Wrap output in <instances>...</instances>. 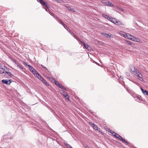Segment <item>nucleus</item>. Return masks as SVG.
<instances>
[{
	"mask_svg": "<svg viewBox=\"0 0 148 148\" xmlns=\"http://www.w3.org/2000/svg\"><path fill=\"white\" fill-rule=\"evenodd\" d=\"M0 73L4 74L3 76L5 78H10L13 76L9 69L5 67L0 68Z\"/></svg>",
	"mask_w": 148,
	"mask_h": 148,
	"instance_id": "nucleus-1",
	"label": "nucleus"
},
{
	"mask_svg": "<svg viewBox=\"0 0 148 148\" xmlns=\"http://www.w3.org/2000/svg\"><path fill=\"white\" fill-rule=\"evenodd\" d=\"M134 74L138 77V79L141 82H143V81L142 74L139 71L137 70L135 73Z\"/></svg>",
	"mask_w": 148,
	"mask_h": 148,
	"instance_id": "nucleus-2",
	"label": "nucleus"
},
{
	"mask_svg": "<svg viewBox=\"0 0 148 148\" xmlns=\"http://www.w3.org/2000/svg\"><path fill=\"white\" fill-rule=\"evenodd\" d=\"M114 134V135H113L114 136L118 138L119 140H122V141L124 142L125 143L129 144L124 139H123L122 137L120 136L118 134H116L115 132H113Z\"/></svg>",
	"mask_w": 148,
	"mask_h": 148,
	"instance_id": "nucleus-3",
	"label": "nucleus"
},
{
	"mask_svg": "<svg viewBox=\"0 0 148 148\" xmlns=\"http://www.w3.org/2000/svg\"><path fill=\"white\" fill-rule=\"evenodd\" d=\"M123 35L125 38H128L129 39L131 40L132 37V36L130 35L129 34H126L125 32H123Z\"/></svg>",
	"mask_w": 148,
	"mask_h": 148,
	"instance_id": "nucleus-4",
	"label": "nucleus"
},
{
	"mask_svg": "<svg viewBox=\"0 0 148 148\" xmlns=\"http://www.w3.org/2000/svg\"><path fill=\"white\" fill-rule=\"evenodd\" d=\"M101 34L104 35L106 37H107L109 38H112V34L109 35V34H107L104 32L101 33Z\"/></svg>",
	"mask_w": 148,
	"mask_h": 148,
	"instance_id": "nucleus-5",
	"label": "nucleus"
},
{
	"mask_svg": "<svg viewBox=\"0 0 148 148\" xmlns=\"http://www.w3.org/2000/svg\"><path fill=\"white\" fill-rule=\"evenodd\" d=\"M2 82L5 84L10 85L11 83V82L10 80H5L3 79L2 81Z\"/></svg>",
	"mask_w": 148,
	"mask_h": 148,
	"instance_id": "nucleus-6",
	"label": "nucleus"
},
{
	"mask_svg": "<svg viewBox=\"0 0 148 148\" xmlns=\"http://www.w3.org/2000/svg\"><path fill=\"white\" fill-rule=\"evenodd\" d=\"M130 71L131 72H134V73L137 71L135 67L133 65H131L130 66Z\"/></svg>",
	"mask_w": 148,
	"mask_h": 148,
	"instance_id": "nucleus-7",
	"label": "nucleus"
},
{
	"mask_svg": "<svg viewBox=\"0 0 148 148\" xmlns=\"http://www.w3.org/2000/svg\"><path fill=\"white\" fill-rule=\"evenodd\" d=\"M109 20L113 23L115 24L117 19L115 18L110 17Z\"/></svg>",
	"mask_w": 148,
	"mask_h": 148,
	"instance_id": "nucleus-8",
	"label": "nucleus"
},
{
	"mask_svg": "<svg viewBox=\"0 0 148 148\" xmlns=\"http://www.w3.org/2000/svg\"><path fill=\"white\" fill-rule=\"evenodd\" d=\"M32 73L36 77L39 75V74L35 69L33 71V72H32Z\"/></svg>",
	"mask_w": 148,
	"mask_h": 148,
	"instance_id": "nucleus-9",
	"label": "nucleus"
},
{
	"mask_svg": "<svg viewBox=\"0 0 148 148\" xmlns=\"http://www.w3.org/2000/svg\"><path fill=\"white\" fill-rule=\"evenodd\" d=\"M67 9L68 10L71 11L73 12H75V10L73 8H71L70 6L66 7Z\"/></svg>",
	"mask_w": 148,
	"mask_h": 148,
	"instance_id": "nucleus-10",
	"label": "nucleus"
},
{
	"mask_svg": "<svg viewBox=\"0 0 148 148\" xmlns=\"http://www.w3.org/2000/svg\"><path fill=\"white\" fill-rule=\"evenodd\" d=\"M107 6L111 7H113L114 6V5L111 2L109 1H108Z\"/></svg>",
	"mask_w": 148,
	"mask_h": 148,
	"instance_id": "nucleus-11",
	"label": "nucleus"
},
{
	"mask_svg": "<svg viewBox=\"0 0 148 148\" xmlns=\"http://www.w3.org/2000/svg\"><path fill=\"white\" fill-rule=\"evenodd\" d=\"M115 24L116 25H123L122 23L121 22V21H118L117 20L116 21V22L115 23Z\"/></svg>",
	"mask_w": 148,
	"mask_h": 148,
	"instance_id": "nucleus-12",
	"label": "nucleus"
},
{
	"mask_svg": "<svg viewBox=\"0 0 148 148\" xmlns=\"http://www.w3.org/2000/svg\"><path fill=\"white\" fill-rule=\"evenodd\" d=\"M29 70L31 72H33V71L35 69L31 65L29 66Z\"/></svg>",
	"mask_w": 148,
	"mask_h": 148,
	"instance_id": "nucleus-13",
	"label": "nucleus"
},
{
	"mask_svg": "<svg viewBox=\"0 0 148 148\" xmlns=\"http://www.w3.org/2000/svg\"><path fill=\"white\" fill-rule=\"evenodd\" d=\"M42 81L46 86H49L47 82L44 79Z\"/></svg>",
	"mask_w": 148,
	"mask_h": 148,
	"instance_id": "nucleus-14",
	"label": "nucleus"
},
{
	"mask_svg": "<svg viewBox=\"0 0 148 148\" xmlns=\"http://www.w3.org/2000/svg\"><path fill=\"white\" fill-rule=\"evenodd\" d=\"M42 5L43 6H46L47 7H48L49 6V4H48V3L47 2H45V1L42 4Z\"/></svg>",
	"mask_w": 148,
	"mask_h": 148,
	"instance_id": "nucleus-15",
	"label": "nucleus"
},
{
	"mask_svg": "<svg viewBox=\"0 0 148 148\" xmlns=\"http://www.w3.org/2000/svg\"><path fill=\"white\" fill-rule=\"evenodd\" d=\"M93 127H94V128L95 130H97L99 131V128L97 126V125L95 124V125H94V126H93Z\"/></svg>",
	"mask_w": 148,
	"mask_h": 148,
	"instance_id": "nucleus-16",
	"label": "nucleus"
},
{
	"mask_svg": "<svg viewBox=\"0 0 148 148\" xmlns=\"http://www.w3.org/2000/svg\"><path fill=\"white\" fill-rule=\"evenodd\" d=\"M103 16L105 18L107 19L108 20L110 17L109 16L106 14H103Z\"/></svg>",
	"mask_w": 148,
	"mask_h": 148,
	"instance_id": "nucleus-17",
	"label": "nucleus"
},
{
	"mask_svg": "<svg viewBox=\"0 0 148 148\" xmlns=\"http://www.w3.org/2000/svg\"><path fill=\"white\" fill-rule=\"evenodd\" d=\"M36 77H38L39 79L41 81L43 79H44L39 74V75L37 76Z\"/></svg>",
	"mask_w": 148,
	"mask_h": 148,
	"instance_id": "nucleus-18",
	"label": "nucleus"
},
{
	"mask_svg": "<svg viewBox=\"0 0 148 148\" xmlns=\"http://www.w3.org/2000/svg\"><path fill=\"white\" fill-rule=\"evenodd\" d=\"M140 88L143 93L145 95L147 91L144 90L142 87H141Z\"/></svg>",
	"mask_w": 148,
	"mask_h": 148,
	"instance_id": "nucleus-19",
	"label": "nucleus"
},
{
	"mask_svg": "<svg viewBox=\"0 0 148 148\" xmlns=\"http://www.w3.org/2000/svg\"><path fill=\"white\" fill-rule=\"evenodd\" d=\"M58 21L60 24L62 25L63 26L64 25V23H63V22H62L61 20H60V19H58Z\"/></svg>",
	"mask_w": 148,
	"mask_h": 148,
	"instance_id": "nucleus-20",
	"label": "nucleus"
},
{
	"mask_svg": "<svg viewBox=\"0 0 148 148\" xmlns=\"http://www.w3.org/2000/svg\"><path fill=\"white\" fill-rule=\"evenodd\" d=\"M64 144L65 145V146H66L68 148H71L72 147L70 145H69V144H67L66 143H65Z\"/></svg>",
	"mask_w": 148,
	"mask_h": 148,
	"instance_id": "nucleus-21",
	"label": "nucleus"
},
{
	"mask_svg": "<svg viewBox=\"0 0 148 148\" xmlns=\"http://www.w3.org/2000/svg\"><path fill=\"white\" fill-rule=\"evenodd\" d=\"M37 1L38 2L40 3L41 5L43 3L44 1L43 0H37Z\"/></svg>",
	"mask_w": 148,
	"mask_h": 148,
	"instance_id": "nucleus-22",
	"label": "nucleus"
},
{
	"mask_svg": "<svg viewBox=\"0 0 148 148\" xmlns=\"http://www.w3.org/2000/svg\"><path fill=\"white\" fill-rule=\"evenodd\" d=\"M83 45L87 49L88 47V45L87 44H86L85 43H83Z\"/></svg>",
	"mask_w": 148,
	"mask_h": 148,
	"instance_id": "nucleus-23",
	"label": "nucleus"
},
{
	"mask_svg": "<svg viewBox=\"0 0 148 148\" xmlns=\"http://www.w3.org/2000/svg\"><path fill=\"white\" fill-rule=\"evenodd\" d=\"M54 83L57 86H58L60 84L58 82H57L55 80H54Z\"/></svg>",
	"mask_w": 148,
	"mask_h": 148,
	"instance_id": "nucleus-24",
	"label": "nucleus"
},
{
	"mask_svg": "<svg viewBox=\"0 0 148 148\" xmlns=\"http://www.w3.org/2000/svg\"><path fill=\"white\" fill-rule=\"evenodd\" d=\"M23 64L25 65V66H28V67H29V66H30V65L28 64H27V63H26V62H23Z\"/></svg>",
	"mask_w": 148,
	"mask_h": 148,
	"instance_id": "nucleus-25",
	"label": "nucleus"
},
{
	"mask_svg": "<svg viewBox=\"0 0 148 148\" xmlns=\"http://www.w3.org/2000/svg\"><path fill=\"white\" fill-rule=\"evenodd\" d=\"M87 49H88V50L89 51H90L92 49L90 47L88 46V48H87Z\"/></svg>",
	"mask_w": 148,
	"mask_h": 148,
	"instance_id": "nucleus-26",
	"label": "nucleus"
},
{
	"mask_svg": "<svg viewBox=\"0 0 148 148\" xmlns=\"http://www.w3.org/2000/svg\"><path fill=\"white\" fill-rule=\"evenodd\" d=\"M102 4L103 5H107V3H108V2H102Z\"/></svg>",
	"mask_w": 148,
	"mask_h": 148,
	"instance_id": "nucleus-27",
	"label": "nucleus"
},
{
	"mask_svg": "<svg viewBox=\"0 0 148 148\" xmlns=\"http://www.w3.org/2000/svg\"><path fill=\"white\" fill-rule=\"evenodd\" d=\"M62 94L64 97H65L66 95H67V93L64 91L63 92Z\"/></svg>",
	"mask_w": 148,
	"mask_h": 148,
	"instance_id": "nucleus-28",
	"label": "nucleus"
},
{
	"mask_svg": "<svg viewBox=\"0 0 148 148\" xmlns=\"http://www.w3.org/2000/svg\"><path fill=\"white\" fill-rule=\"evenodd\" d=\"M63 27H64V28H65L66 30L68 31L69 30H68V28H67V27L64 24V25H63Z\"/></svg>",
	"mask_w": 148,
	"mask_h": 148,
	"instance_id": "nucleus-29",
	"label": "nucleus"
},
{
	"mask_svg": "<svg viewBox=\"0 0 148 148\" xmlns=\"http://www.w3.org/2000/svg\"><path fill=\"white\" fill-rule=\"evenodd\" d=\"M136 38L132 36L131 40H132L135 41V39Z\"/></svg>",
	"mask_w": 148,
	"mask_h": 148,
	"instance_id": "nucleus-30",
	"label": "nucleus"
},
{
	"mask_svg": "<svg viewBox=\"0 0 148 148\" xmlns=\"http://www.w3.org/2000/svg\"><path fill=\"white\" fill-rule=\"evenodd\" d=\"M65 97L66 99H67L68 100H69V96L67 95H66L65 96Z\"/></svg>",
	"mask_w": 148,
	"mask_h": 148,
	"instance_id": "nucleus-31",
	"label": "nucleus"
},
{
	"mask_svg": "<svg viewBox=\"0 0 148 148\" xmlns=\"http://www.w3.org/2000/svg\"><path fill=\"white\" fill-rule=\"evenodd\" d=\"M73 36L75 38H76L77 40H78L79 38L77 37L75 34H74Z\"/></svg>",
	"mask_w": 148,
	"mask_h": 148,
	"instance_id": "nucleus-32",
	"label": "nucleus"
},
{
	"mask_svg": "<svg viewBox=\"0 0 148 148\" xmlns=\"http://www.w3.org/2000/svg\"><path fill=\"white\" fill-rule=\"evenodd\" d=\"M134 41L136 42H139L140 40L138 38H136L135 39V40Z\"/></svg>",
	"mask_w": 148,
	"mask_h": 148,
	"instance_id": "nucleus-33",
	"label": "nucleus"
},
{
	"mask_svg": "<svg viewBox=\"0 0 148 148\" xmlns=\"http://www.w3.org/2000/svg\"><path fill=\"white\" fill-rule=\"evenodd\" d=\"M78 41H79L80 42H81V43L83 45V43H85L84 41H82L80 39H78Z\"/></svg>",
	"mask_w": 148,
	"mask_h": 148,
	"instance_id": "nucleus-34",
	"label": "nucleus"
},
{
	"mask_svg": "<svg viewBox=\"0 0 148 148\" xmlns=\"http://www.w3.org/2000/svg\"><path fill=\"white\" fill-rule=\"evenodd\" d=\"M69 33L71 34V35L73 36V35H74V34L73 33V32H71L69 30Z\"/></svg>",
	"mask_w": 148,
	"mask_h": 148,
	"instance_id": "nucleus-35",
	"label": "nucleus"
},
{
	"mask_svg": "<svg viewBox=\"0 0 148 148\" xmlns=\"http://www.w3.org/2000/svg\"><path fill=\"white\" fill-rule=\"evenodd\" d=\"M89 123H90V125H92L93 126H94V125H95V124H94V123H92V122H89Z\"/></svg>",
	"mask_w": 148,
	"mask_h": 148,
	"instance_id": "nucleus-36",
	"label": "nucleus"
},
{
	"mask_svg": "<svg viewBox=\"0 0 148 148\" xmlns=\"http://www.w3.org/2000/svg\"><path fill=\"white\" fill-rule=\"evenodd\" d=\"M41 66L43 68H44L45 69H47V68H46V67H45L44 66H43L42 65H41Z\"/></svg>",
	"mask_w": 148,
	"mask_h": 148,
	"instance_id": "nucleus-37",
	"label": "nucleus"
},
{
	"mask_svg": "<svg viewBox=\"0 0 148 148\" xmlns=\"http://www.w3.org/2000/svg\"><path fill=\"white\" fill-rule=\"evenodd\" d=\"M55 1L58 2H60L61 0H54Z\"/></svg>",
	"mask_w": 148,
	"mask_h": 148,
	"instance_id": "nucleus-38",
	"label": "nucleus"
},
{
	"mask_svg": "<svg viewBox=\"0 0 148 148\" xmlns=\"http://www.w3.org/2000/svg\"><path fill=\"white\" fill-rule=\"evenodd\" d=\"M119 10L122 11H123V9L121 8H119Z\"/></svg>",
	"mask_w": 148,
	"mask_h": 148,
	"instance_id": "nucleus-39",
	"label": "nucleus"
},
{
	"mask_svg": "<svg viewBox=\"0 0 148 148\" xmlns=\"http://www.w3.org/2000/svg\"><path fill=\"white\" fill-rule=\"evenodd\" d=\"M61 88L64 89V90H66V89L63 86H62V87Z\"/></svg>",
	"mask_w": 148,
	"mask_h": 148,
	"instance_id": "nucleus-40",
	"label": "nucleus"
},
{
	"mask_svg": "<svg viewBox=\"0 0 148 148\" xmlns=\"http://www.w3.org/2000/svg\"><path fill=\"white\" fill-rule=\"evenodd\" d=\"M58 86L60 88H61V87H62V86L61 85H60V84H59V85Z\"/></svg>",
	"mask_w": 148,
	"mask_h": 148,
	"instance_id": "nucleus-41",
	"label": "nucleus"
},
{
	"mask_svg": "<svg viewBox=\"0 0 148 148\" xmlns=\"http://www.w3.org/2000/svg\"><path fill=\"white\" fill-rule=\"evenodd\" d=\"M110 132L113 135H114V133H113V132H113V131H111Z\"/></svg>",
	"mask_w": 148,
	"mask_h": 148,
	"instance_id": "nucleus-42",
	"label": "nucleus"
},
{
	"mask_svg": "<svg viewBox=\"0 0 148 148\" xmlns=\"http://www.w3.org/2000/svg\"><path fill=\"white\" fill-rule=\"evenodd\" d=\"M19 68H20V69H23V67L21 65H20V66L19 65Z\"/></svg>",
	"mask_w": 148,
	"mask_h": 148,
	"instance_id": "nucleus-43",
	"label": "nucleus"
},
{
	"mask_svg": "<svg viewBox=\"0 0 148 148\" xmlns=\"http://www.w3.org/2000/svg\"><path fill=\"white\" fill-rule=\"evenodd\" d=\"M145 95H146L148 96V91H147Z\"/></svg>",
	"mask_w": 148,
	"mask_h": 148,
	"instance_id": "nucleus-44",
	"label": "nucleus"
},
{
	"mask_svg": "<svg viewBox=\"0 0 148 148\" xmlns=\"http://www.w3.org/2000/svg\"><path fill=\"white\" fill-rule=\"evenodd\" d=\"M128 45H132V43L130 42H128Z\"/></svg>",
	"mask_w": 148,
	"mask_h": 148,
	"instance_id": "nucleus-45",
	"label": "nucleus"
},
{
	"mask_svg": "<svg viewBox=\"0 0 148 148\" xmlns=\"http://www.w3.org/2000/svg\"><path fill=\"white\" fill-rule=\"evenodd\" d=\"M85 148H90L88 146H86L85 147Z\"/></svg>",
	"mask_w": 148,
	"mask_h": 148,
	"instance_id": "nucleus-46",
	"label": "nucleus"
},
{
	"mask_svg": "<svg viewBox=\"0 0 148 148\" xmlns=\"http://www.w3.org/2000/svg\"><path fill=\"white\" fill-rule=\"evenodd\" d=\"M120 77L121 78V79H122V78H123V76H120Z\"/></svg>",
	"mask_w": 148,
	"mask_h": 148,
	"instance_id": "nucleus-47",
	"label": "nucleus"
},
{
	"mask_svg": "<svg viewBox=\"0 0 148 148\" xmlns=\"http://www.w3.org/2000/svg\"><path fill=\"white\" fill-rule=\"evenodd\" d=\"M134 83L136 84H137V83L135 82H134Z\"/></svg>",
	"mask_w": 148,
	"mask_h": 148,
	"instance_id": "nucleus-48",
	"label": "nucleus"
},
{
	"mask_svg": "<svg viewBox=\"0 0 148 148\" xmlns=\"http://www.w3.org/2000/svg\"><path fill=\"white\" fill-rule=\"evenodd\" d=\"M127 75H129V74H127Z\"/></svg>",
	"mask_w": 148,
	"mask_h": 148,
	"instance_id": "nucleus-49",
	"label": "nucleus"
},
{
	"mask_svg": "<svg viewBox=\"0 0 148 148\" xmlns=\"http://www.w3.org/2000/svg\"><path fill=\"white\" fill-rule=\"evenodd\" d=\"M127 75H129V74H127Z\"/></svg>",
	"mask_w": 148,
	"mask_h": 148,
	"instance_id": "nucleus-50",
	"label": "nucleus"
}]
</instances>
